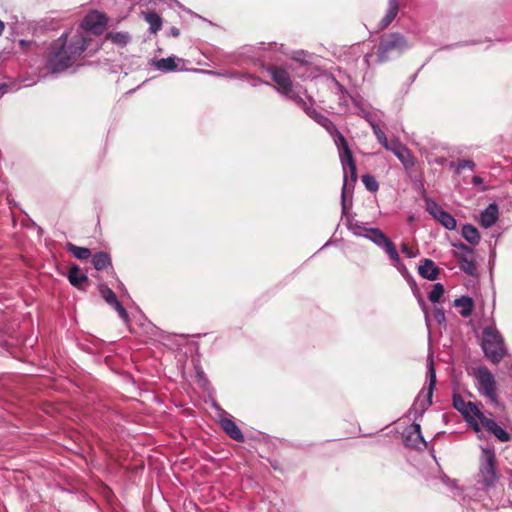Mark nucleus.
Returning <instances> with one entry per match:
<instances>
[{
	"mask_svg": "<svg viewBox=\"0 0 512 512\" xmlns=\"http://www.w3.org/2000/svg\"><path fill=\"white\" fill-rule=\"evenodd\" d=\"M90 40L81 32H76L70 37L63 34L51 45L47 68L53 73L66 70L78 60Z\"/></svg>",
	"mask_w": 512,
	"mask_h": 512,
	"instance_id": "obj_1",
	"label": "nucleus"
},
{
	"mask_svg": "<svg viewBox=\"0 0 512 512\" xmlns=\"http://www.w3.org/2000/svg\"><path fill=\"white\" fill-rule=\"evenodd\" d=\"M408 48V40L403 34L399 32L385 33L379 38L375 58L373 54H366L365 62L368 66L372 63L384 64L402 55Z\"/></svg>",
	"mask_w": 512,
	"mask_h": 512,
	"instance_id": "obj_2",
	"label": "nucleus"
},
{
	"mask_svg": "<svg viewBox=\"0 0 512 512\" xmlns=\"http://www.w3.org/2000/svg\"><path fill=\"white\" fill-rule=\"evenodd\" d=\"M482 348L485 356L494 364L500 363L507 354L503 337L491 327L483 331Z\"/></svg>",
	"mask_w": 512,
	"mask_h": 512,
	"instance_id": "obj_3",
	"label": "nucleus"
},
{
	"mask_svg": "<svg viewBox=\"0 0 512 512\" xmlns=\"http://www.w3.org/2000/svg\"><path fill=\"white\" fill-rule=\"evenodd\" d=\"M478 391L492 403H498L497 385L493 374L485 366L479 367L475 373Z\"/></svg>",
	"mask_w": 512,
	"mask_h": 512,
	"instance_id": "obj_4",
	"label": "nucleus"
},
{
	"mask_svg": "<svg viewBox=\"0 0 512 512\" xmlns=\"http://www.w3.org/2000/svg\"><path fill=\"white\" fill-rule=\"evenodd\" d=\"M480 472L487 485H492L495 482L497 476L494 451L487 448L482 449Z\"/></svg>",
	"mask_w": 512,
	"mask_h": 512,
	"instance_id": "obj_5",
	"label": "nucleus"
},
{
	"mask_svg": "<svg viewBox=\"0 0 512 512\" xmlns=\"http://www.w3.org/2000/svg\"><path fill=\"white\" fill-rule=\"evenodd\" d=\"M268 71L272 80L276 83L275 88L278 92L287 98L294 93L292 80L285 69L277 66H271Z\"/></svg>",
	"mask_w": 512,
	"mask_h": 512,
	"instance_id": "obj_6",
	"label": "nucleus"
},
{
	"mask_svg": "<svg viewBox=\"0 0 512 512\" xmlns=\"http://www.w3.org/2000/svg\"><path fill=\"white\" fill-rule=\"evenodd\" d=\"M453 407L470 423L474 422L475 418L480 419L481 415H483L473 402H466L462 396L458 394L453 395Z\"/></svg>",
	"mask_w": 512,
	"mask_h": 512,
	"instance_id": "obj_7",
	"label": "nucleus"
},
{
	"mask_svg": "<svg viewBox=\"0 0 512 512\" xmlns=\"http://www.w3.org/2000/svg\"><path fill=\"white\" fill-rule=\"evenodd\" d=\"M106 24L107 17L104 14L98 11H92L85 16L81 27L95 35H101L105 30Z\"/></svg>",
	"mask_w": 512,
	"mask_h": 512,
	"instance_id": "obj_8",
	"label": "nucleus"
},
{
	"mask_svg": "<svg viewBox=\"0 0 512 512\" xmlns=\"http://www.w3.org/2000/svg\"><path fill=\"white\" fill-rule=\"evenodd\" d=\"M98 289L101 297L105 300V302L112 306L118 312L119 317L124 322H128L129 314L127 310L122 306V304L118 301L114 291L111 290L106 284H100Z\"/></svg>",
	"mask_w": 512,
	"mask_h": 512,
	"instance_id": "obj_9",
	"label": "nucleus"
},
{
	"mask_svg": "<svg viewBox=\"0 0 512 512\" xmlns=\"http://www.w3.org/2000/svg\"><path fill=\"white\" fill-rule=\"evenodd\" d=\"M427 211L437 219L446 229L453 230L456 227V220L452 215L448 212L444 211L441 206H439L434 201H427Z\"/></svg>",
	"mask_w": 512,
	"mask_h": 512,
	"instance_id": "obj_10",
	"label": "nucleus"
},
{
	"mask_svg": "<svg viewBox=\"0 0 512 512\" xmlns=\"http://www.w3.org/2000/svg\"><path fill=\"white\" fill-rule=\"evenodd\" d=\"M391 152L399 159V161L402 163L405 171L407 173H410V170L415 166L416 164V158L412 154L411 150L408 149L404 144H402L400 141L394 145V147H391Z\"/></svg>",
	"mask_w": 512,
	"mask_h": 512,
	"instance_id": "obj_11",
	"label": "nucleus"
},
{
	"mask_svg": "<svg viewBox=\"0 0 512 512\" xmlns=\"http://www.w3.org/2000/svg\"><path fill=\"white\" fill-rule=\"evenodd\" d=\"M479 421L481 422L484 429L497 437L502 442L510 440V435L502 427H500L493 419L486 417L484 414L481 415Z\"/></svg>",
	"mask_w": 512,
	"mask_h": 512,
	"instance_id": "obj_12",
	"label": "nucleus"
},
{
	"mask_svg": "<svg viewBox=\"0 0 512 512\" xmlns=\"http://www.w3.org/2000/svg\"><path fill=\"white\" fill-rule=\"evenodd\" d=\"M405 445L412 448H420V445L426 446V442L421 434V426L413 423L405 435Z\"/></svg>",
	"mask_w": 512,
	"mask_h": 512,
	"instance_id": "obj_13",
	"label": "nucleus"
},
{
	"mask_svg": "<svg viewBox=\"0 0 512 512\" xmlns=\"http://www.w3.org/2000/svg\"><path fill=\"white\" fill-rule=\"evenodd\" d=\"M68 280L72 286L79 290H85V284L89 283L87 275L82 273L80 267L76 264L70 267Z\"/></svg>",
	"mask_w": 512,
	"mask_h": 512,
	"instance_id": "obj_14",
	"label": "nucleus"
},
{
	"mask_svg": "<svg viewBox=\"0 0 512 512\" xmlns=\"http://www.w3.org/2000/svg\"><path fill=\"white\" fill-rule=\"evenodd\" d=\"M421 277L434 281L438 278L440 269L431 259H424L418 268Z\"/></svg>",
	"mask_w": 512,
	"mask_h": 512,
	"instance_id": "obj_15",
	"label": "nucleus"
},
{
	"mask_svg": "<svg viewBox=\"0 0 512 512\" xmlns=\"http://www.w3.org/2000/svg\"><path fill=\"white\" fill-rule=\"evenodd\" d=\"M399 10V0H388V9L385 16L379 22V29L384 30L387 28L396 18Z\"/></svg>",
	"mask_w": 512,
	"mask_h": 512,
	"instance_id": "obj_16",
	"label": "nucleus"
},
{
	"mask_svg": "<svg viewBox=\"0 0 512 512\" xmlns=\"http://www.w3.org/2000/svg\"><path fill=\"white\" fill-rule=\"evenodd\" d=\"M498 220V206L495 203H491L481 213L480 223L483 227L489 228L496 223Z\"/></svg>",
	"mask_w": 512,
	"mask_h": 512,
	"instance_id": "obj_17",
	"label": "nucleus"
},
{
	"mask_svg": "<svg viewBox=\"0 0 512 512\" xmlns=\"http://www.w3.org/2000/svg\"><path fill=\"white\" fill-rule=\"evenodd\" d=\"M221 427L224 430V432L233 440L237 442L244 441L243 433L233 420L228 418L223 419L221 421Z\"/></svg>",
	"mask_w": 512,
	"mask_h": 512,
	"instance_id": "obj_18",
	"label": "nucleus"
},
{
	"mask_svg": "<svg viewBox=\"0 0 512 512\" xmlns=\"http://www.w3.org/2000/svg\"><path fill=\"white\" fill-rule=\"evenodd\" d=\"M92 264L96 270L101 271L112 267V260L107 252H98L93 255Z\"/></svg>",
	"mask_w": 512,
	"mask_h": 512,
	"instance_id": "obj_19",
	"label": "nucleus"
},
{
	"mask_svg": "<svg viewBox=\"0 0 512 512\" xmlns=\"http://www.w3.org/2000/svg\"><path fill=\"white\" fill-rule=\"evenodd\" d=\"M454 306L461 308L460 314L463 317H468L473 312L474 302L470 297L463 296L454 301Z\"/></svg>",
	"mask_w": 512,
	"mask_h": 512,
	"instance_id": "obj_20",
	"label": "nucleus"
},
{
	"mask_svg": "<svg viewBox=\"0 0 512 512\" xmlns=\"http://www.w3.org/2000/svg\"><path fill=\"white\" fill-rule=\"evenodd\" d=\"M66 250L70 252L78 260H87L92 255L91 250L89 248L80 247L70 242L66 244Z\"/></svg>",
	"mask_w": 512,
	"mask_h": 512,
	"instance_id": "obj_21",
	"label": "nucleus"
},
{
	"mask_svg": "<svg viewBox=\"0 0 512 512\" xmlns=\"http://www.w3.org/2000/svg\"><path fill=\"white\" fill-rule=\"evenodd\" d=\"M427 377L429 379V386H428V390H427V407H428L432 404L433 391H434V388L436 385V371H435V368H434V365L432 362L430 363V365L428 367Z\"/></svg>",
	"mask_w": 512,
	"mask_h": 512,
	"instance_id": "obj_22",
	"label": "nucleus"
},
{
	"mask_svg": "<svg viewBox=\"0 0 512 512\" xmlns=\"http://www.w3.org/2000/svg\"><path fill=\"white\" fill-rule=\"evenodd\" d=\"M462 236L466 241L473 245L477 244L480 241V234L478 230L470 224L463 226Z\"/></svg>",
	"mask_w": 512,
	"mask_h": 512,
	"instance_id": "obj_23",
	"label": "nucleus"
},
{
	"mask_svg": "<svg viewBox=\"0 0 512 512\" xmlns=\"http://www.w3.org/2000/svg\"><path fill=\"white\" fill-rule=\"evenodd\" d=\"M145 21L150 25V31L157 33L162 26V18L155 12H148L144 15Z\"/></svg>",
	"mask_w": 512,
	"mask_h": 512,
	"instance_id": "obj_24",
	"label": "nucleus"
},
{
	"mask_svg": "<svg viewBox=\"0 0 512 512\" xmlns=\"http://www.w3.org/2000/svg\"><path fill=\"white\" fill-rule=\"evenodd\" d=\"M373 132L379 143H381L383 147L388 151H391V147H394V145L399 142L396 139L388 141L386 134L377 126H373Z\"/></svg>",
	"mask_w": 512,
	"mask_h": 512,
	"instance_id": "obj_25",
	"label": "nucleus"
},
{
	"mask_svg": "<svg viewBox=\"0 0 512 512\" xmlns=\"http://www.w3.org/2000/svg\"><path fill=\"white\" fill-rule=\"evenodd\" d=\"M288 99L292 100L299 108H301L309 117L312 114L311 112L315 111V108L312 105H309L302 97H300L295 92L291 94Z\"/></svg>",
	"mask_w": 512,
	"mask_h": 512,
	"instance_id": "obj_26",
	"label": "nucleus"
},
{
	"mask_svg": "<svg viewBox=\"0 0 512 512\" xmlns=\"http://www.w3.org/2000/svg\"><path fill=\"white\" fill-rule=\"evenodd\" d=\"M367 231L372 234L369 239L379 247H383L389 240V238L378 228H370Z\"/></svg>",
	"mask_w": 512,
	"mask_h": 512,
	"instance_id": "obj_27",
	"label": "nucleus"
},
{
	"mask_svg": "<svg viewBox=\"0 0 512 512\" xmlns=\"http://www.w3.org/2000/svg\"><path fill=\"white\" fill-rule=\"evenodd\" d=\"M460 268L469 275H474L476 272L475 261L471 258L461 256L459 259Z\"/></svg>",
	"mask_w": 512,
	"mask_h": 512,
	"instance_id": "obj_28",
	"label": "nucleus"
},
{
	"mask_svg": "<svg viewBox=\"0 0 512 512\" xmlns=\"http://www.w3.org/2000/svg\"><path fill=\"white\" fill-rule=\"evenodd\" d=\"M156 67L164 71H174L177 69V64L175 63L174 58L168 57L158 60L156 63Z\"/></svg>",
	"mask_w": 512,
	"mask_h": 512,
	"instance_id": "obj_29",
	"label": "nucleus"
},
{
	"mask_svg": "<svg viewBox=\"0 0 512 512\" xmlns=\"http://www.w3.org/2000/svg\"><path fill=\"white\" fill-rule=\"evenodd\" d=\"M362 182L365 185L366 189L370 192H377L379 189V184L374 176L370 174H365L362 176Z\"/></svg>",
	"mask_w": 512,
	"mask_h": 512,
	"instance_id": "obj_30",
	"label": "nucleus"
},
{
	"mask_svg": "<svg viewBox=\"0 0 512 512\" xmlns=\"http://www.w3.org/2000/svg\"><path fill=\"white\" fill-rule=\"evenodd\" d=\"M444 294V286L441 283H436L428 295V299L432 303H436Z\"/></svg>",
	"mask_w": 512,
	"mask_h": 512,
	"instance_id": "obj_31",
	"label": "nucleus"
},
{
	"mask_svg": "<svg viewBox=\"0 0 512 512\" xmlns=\"http://www.w3.org/2000/svg\"><path fill=\"white\" fill-rule=\"evenodd\" d=\"M383 248L385 249L386 253L391 258V260H393L396 263L400 262V257H399L398 251L396 249V246L390 239L384 244Z\"/></svg>",
	"mask_w": 512,
	"mask_h": 512,
	"instance_id": "obj_32",
	"label": "nucleus"
},
{
	"mask_svg": "<svg viewBox=\"0 0 512 512\" xmlns=\"http://www.w3.org/2000/svg\"><path fill=\"white\" fill-rule=\"evenodd\" d=\"M339 157H340L344 171H346V165H348V163L355 162L352 151L350 149L341 151L339 153ZM346 181H347V172H345V182Z\"/></svg>",
	"mask_w": 512,
	"mask_h": 512,
	"instance_id": "obj_33",
	"label": "nucleus"
},
{
	"mask_svg": "<svg viewBox=\"0 0 512 512\" xmlns=\"http://www.w3.org/2000/svg\"><path fill=\"white\" fill-rule=\"evenodd\" d=\"M113 43L125 45L128 42L129 36L124 33H109L107 36Z\"/></svg>",
	"mask_w": 512,
	"mask_h": 512,
	"instance_id": "obj_34",
	"label": "nucleus"
},
{
	"mask_svg": "<svg viewBox=\"0 0 512 512\" xmlns=\"http://www.w3.org/2000/svg\"><path fill=\"white\" fill-rule=\"evenodd\" d=\"M474 167H475V163L471 160H466V159L459 160L458 164H457V173H460V171L465 168H469V169L473 170Z\"/></svg>",
	"mask_w": 512,
	"mask_h": 512,
	"instance_id": "obj_35",
	"label": "nucleus"
},
{
	"mask_svg": "<svg viewBox=\"0 0 512 512\" xmlns=\"http://www.w3.org/2000/svg\"><path fill=\"white\" fill-rule=\"evenodd\" d=\"M310 118L317 122L319 125L323 126L324 123L328 121V117L319 113L316 109L314 112H311Z\"/></svg>",
	"mask_w": 512,
	"mask_h": 512,
	"instance_id": "obj_36",
	"label": "nucleus"
},
{
	"mask_svg": "<svg viewBox=\"0 0 512 512\" xmlns=\"http://www.w3.org/2000/svg\"><path fill=\"white\" fill-rule=\"evenodd\" d=\"M348 169L349 171V174H350V179L355 182L357 180V166H356V161L355 162H352V163H348V165H346V170Z\"/></svg>",
	"mask_w": 512,
	"mask_h": 512,
	"instance_id": "obj_37",
	"label": "nucleus"
},
{
	"mask_svg": "<svg viewBox=\"0 0 512 512\" xmlns=\"http://www.w3.org/2000/svg\"><path fill=\"white\" fill-rule=\"evenodd\" d=\"M401 251L404 253L408 258L416 257L417 253L414 252V250L407 244L402 243L401 244Z\"/></svg>",
	"mask_w": 512,
	"mask_h": 512,
	"instance_id": "obj_38",
	"label": "nucleus"
},
{
	"mask_svg": "<svg viewBox=\"0 0 512 512\" xmlns=\"http://www.w3.org/2000/svg\"><path fill=\"white\" fill-rule=\"evenodd\" d=\"M433 315H434V318L435 320L438 322V323H442L445 321V313H444V310L442 308H438L436 307L433 311Z\"/></svg>",
	"mask_w": 512,
	"mask_h": 512,
	"instance_id": "obj_39",
	"label": "nucleus"
},
{
	"mask_svg": "<svg viewBox=\"0 0 512 512\" xmlns=\"http://www.w3.org/2000/svg\"><path fill=\"white\" fill-rule=\"evenodd\" d=\"M322 127L330 134V136L335 134V132L338 130L336 125L330 119H328V121L324 123Z\"/></svg>",
	"mask_w": 512,
	"mask_h": 512,
	"instance_id": "obj_40",
	"label": "nucleus"
},
{
	"mask_svg": "<svg viewBox=\"0 0 512 512\" xmlns=\"http://www.w3.org/2000/svg\"><path fill=\"white\" fill-rule=\"evenodd\" d=\"M331 137L333 138L336 146L346 140V138L343 136V134L339 130H337L335 132V134H333Z\"/></svg>",
	"mask_w": 512,
	"mask_h": 512,
	"instance_id": "obj_41",
	"label": "nucleus"
},
{
	"mask_svg": "<svg viewBox=\"0 0 512 512\" xmlns=\"http://www.w3.org/2000/svg\"><path fill=\"white\" fill-rule=\"evenodd\" d=\"M337 149H338V152L340 153L341 151H345L347 149H350L349 148V145H348V142L347 140L343 141L341 144H338L337 145Z\"/></svg>",
	"mask_w": 512,
	"mask_h": 512,
	"instance_id": "obj_42",
	"label": "nucleus"
},
{
	"mask_svg": "<svg viewBox=\"0 0 512 512\" xmlns=\"http://www.w3.org/2000/svg\"><path fill=\"white\" fill-rule=\"evenodd\" d=\"M472 183H473L474 185H480V184H482V183H483V179H482L480 176H474V177L472 178Z\"/></svg>",
	"mask_w": 512,
	"mask_h": 512,
	"instance_id": "obj_43",
	"label": "nucleus"
},
{
	"mask_svg": "<svg viewBox=\"0 0 512 512\" xmlns=\"http://www.w3.org/2000/svg\"><path fill=\"white\" fill-rule=\"evenodd\" d=\"M170 35L173 37H178L180 35V30L176 27H172L170 30Z\"/></svg>",
	"mask_w": 512,
	"mask_h": 512,
	"instance_id": "obj_44",
	"label": "nucleus"
},
{
	"mask_svg": "<svg viewBox=\"0 0 512 512\" xmlns=\"http://www.w3.org/2000/svg\"><path fill=\"white\" fill-rule=\"evenodd\" d=\"M7 92V85L0 84V98Z\"/></svg>",
	"mask_w": 512,
	"mask_h": 512,
	"instance_id": "obj_45",
	"label": "nucleus"
},
{
	"mask_svg": "<svg viewBox=\"0 0 512 512\" xmlns=\"http://www.w3.org/2000/svg\"><path fill=\"white\" fill-rule=\"evenodd\" d=\"M461 248L463 250H465L467 253H472V248H470V247H468V246H466L464 244L461 245Z\"/></svg>",
	"mask_w": 512,
	"mask_h": 512,
	"instance_id": "obj_46",
	"label": "nucleus"
},
{
	"mask_svg": "<svg viewBox=\"0 0 512 512\" xmlns=\"http://www.w3.org/2000/svg\"><path fill=\"white\" fill-rule=\"evenodd\" d=\"M4 29H5V25H4V23L0 20V35L3 33Z\"/></svg>",
	"mask_w": 512,
	"mask_h": 512,
	"instance_id": "obj_47",
	"label": "nucleus"
},
{
	"mask_svg": "<svg viewBox=\"0 0 512 512\" xmlns=\"http://www.w3.org/2000/svg\"><path fill=\"white\" fill-rule=\"evenodd\" d=\"M20 44H21V45H25V41H24V40H21V41H20Z\"/></svg>",
	"mask_w": 512,
	"mask_h": 512,
	"instance_id": "obj_48",
	"label": "nucleus"
}]
</instances>
